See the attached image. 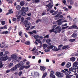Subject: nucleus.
<instances>
[{"label":"nucleus","instance_id":"f257e3e1","mask_svg":"<svg viewBox=\"0 0 78 78\" xmlns=\"http://www.w3.org/2000/svg\"><path fill=\"white\" fill-rule=\"evenodd\" d=\"M23 64V62H20V63L16 65L15 67L12 68L10 69V70L11 72H14L16 71V70H17V68H19L20 66H21V65L22 66Z\"/></svg>","mask_w":78,"mask_h":78},{"label":"nucleus","instance_id":"f03ea898","mask_svg":"<svg viewBox=\"0 0 78 78\" xmlns=\"http://www.w3.org/2000/svg\"><path fill=\"white\" fill-rule=\"evenodd\" d=\"M9 52L8 51H5V54H4L3 55L4 57L0 58V62H2V61H6L8 58V56L7 55H9Z\"/></svg>","mask_w":78,"mask_h":78},{"label":"nucleus","instance_id":"7ed1b4c3","mask_svg":"<svg viewBox=\"0 0 78 78\" xmlns=\"http://www.w3.org/2000/svg\"><path fill=\"white\" fill-rule=\"evenodd\" d=\"M49 45L50 47H48V48L52 49L54 51H58V50L57 49V48L56 47V46L51 45V43H49Z\"/></svg>","mask_w":78,"mask_h":78},{"label":"nucleus","instance_id":"20e7f679","mask_svg":"<svg viewBox=\"0 0 78 78\" xmlns=\"http://www.w3.org/2000/svg\"><path fill=\"white\" fill-rule=\"evenodd\" d=\"M61 28H60V29L57 31L56 30L54 29H53L51 30H49V32L50 33H52V32H54V33H55V34H56L58 33H60L61 31Z\"/></svg>","mask_w":78,"mask_h":78},{"label":"nucleus","instance_id":"39448f33","mask_svg":"<svg viewBox=\"0 0 78 78\" xmlns=\"http://www.w3.org/2000/svg\"><path fill=\"white\" fill-rule=\"evenodd\" d=\"M55 75L58 78H62L64 76V74L62 73L57 72L56 73Z\"/></svg>","mask_w":78,"mask_h":78},{"label":"nucleus","instance_id":"423d86ee","mask_svg":"<svg viewBox=\"0 0 78 78\" xmlns=\"http://www.w3.org/2000/svg\"><path fill=\"white\" fill-rule=\"evenodd\" d=\"M21 10L23 12H27L28 11V7H26L25 8L24 7H23L21 8Z\"/></svg>","mask_w":78,"mask_h":78},{"label":"nucleus","instance_id":"0eeeda50","mask_svg":"<svg viewBox=\"0 0 78 78\" xmlns=\"http://www.w3.org/2000/svg\"><path fill=\"white\" fill-rule=\"evenodd\" d=\"M21 15H22V12L20 11H19L18 12V14L16 16V17H17V19H19L21 17Z\"/></svg>","mask_w":78,"mask_h":78},{"label":"nucleus","instance_id":"6e6552de","mask_svg":"<svg viewBox=\"0 0 78 78\" xmlns=\"http://www.w3.org/2000/svg\"><path fill=\"white\" fill-rule=\"evenodd\" d=\"M53 1H51L50 3H49L48 5H46L47 7L49 8H52V7L53 6Z\"/></svg>","mask_w":78,"mask_h":78},{"label":"nucleus","instance_id":"1a4fd4ad","mask_svg":"<svg viewBox=\"0 0 78 78\" xmlns=\"http://www.w3.org/2000/svg\"><path fill=\"white\" fill-rule=\"evenodd\" d=\"M62 20V19H60L58 20H57L56 21L58 23V25L59 26H60V25H62V21L61 22V20Z\"/></svg>","mask_w":78,"mask_h":78},{"label":"nucleus","instance_id":"9d476101","mask_svg":"<svg viewBox=\"0 0 78 78\" xmlns=\"http://www.w3.org/2000/svg\"><path fill=\"white\" fill-rule=\"evenodd\" d=\"M68 27L69 26H67L66 27H62V31L61 32V33H64V31H65V29H67V28H68Z\"/></svg>","mask_w":78,"mask_h":78},{"label":"nucleus","instance_id":"9b49d317","mask_svg":"<svg viewBox=\"0 0 78 78\" xmlns=\"http://www.w3.org/2000/svg\"><path fill=\"white\" fill-rule=\"evenodd\" d=\"M40 2V0H32V2L33 3H38Z\"/></svg>","mask_w":78,"mask_h":78},{"label":"nucleus","instance_id":"f8f14e48","mask_svg":"<svg viewBox=\"0 0 78 78\" xmlns=\"http://www.w3.org/2000/svg\"><path fill=\"white\" fill-rule=\"evenodd\" d=\"M2 46H1V48H3V47H5V48H6V47H8V46H6V45L5 44V42H3L2 44Z\"/></svg>","mask_w":78,"mask_h":78},{"label":"nucleus","instance_id":"ddd939ff","mask_svg":"<svg viewBox=\"0 0 78 78\" xmlns=\"http://www.w3.org/2000/svg\"><path fill=\"white\" fill-rule=\"evenodd\" d=\"M77 27V26L76 25H73L72 26H71L68 28V29H73L74 28H75Z\"/></svg>","mask_w":78,"mask_h":78},{"label":"nucleus","instance_id":"4468645a","mask_svg":"<svg viewBox=\"0 0 78 78\" xmlns=\"http://www.w3.org/2000/svg\"><path fill=\"white\" fill-rule=\"evenodd\" d=\"M9 12L7 13L6 14V15H8L9 14H12L13 12V11H12V9H10L9 10Z\"/></svg>","mask_w":78,"mask_h":78},{"label":"nucleus","instance_id":"2eb2a0df","mask_svg":"<svg viewBox=\"0 0 78 78\" xmlns=\"http://www.w3.org/2000/svg\"><path fill=\"white\" fill-rule=\"evenodd\" d=\"M48 49H46L44 50V51H45V52H48V51H50V49H51L50 48H48L49 47H50V45H49V43L48 44Z\"/></svg>","mask_w":78,"mask_h":78},{"label":"nucleus","instance_id":"dca6fc26","mask_svg":"<svg viewBox=\"0 0 78 78\" xmlns=\"http://www.w3.org/2000/svg\"><path fill=\"white\" fill-rule=\"evenodd\" d=\"M71 66V63L70 62H68L67 63L66 65V67L67 68H69Z\"/></svg>","mask_w":78,"mask_h":78},{"label":"nucleus","instance_id":"f3484780","mask_svg":"<svg viewBox=\"0 0 78 78\" xmlns=\"http://www.w3.org/2000/svg\"><path fill=\"white\" fill-rule=\"evenodd\" d=\"M31 25V23H27V24L25 25V27L27 28H30V26Z\"/></svg>","mask_w":78,"mask_h":78},{"label":"nucleus","instance_id":"a211bd4d","mask_svg":"<svg viewBox=\"0 0 78 78\" xmlns=\"http://www.w3.org/2000/svg\"><path fill=\"white\" fill-rule=\"evenodd\" d=\"M77 36H78L77 34L74 33L72 35V37H73V38H75V37H77Z\"/></svg>","mask_w":78,"mask_h":78},{"label":"nucleus","instance_id":"6ab92c4d","mask_svg":"<svg viewBox=\"0 0 78 78\" xmlns=\"http://www.w3.org/2000/svg\"><path fill=\"white\" fill-rule=\"evenodd\" d=\"M16 57H17V55L14 54L12 55L11 56V58L12 59H16Z\"/></svg>","mask_w":78,"mask_h":78},{"label":"nucleus","instance_id":"aec40b11","mask_svg":"<svg viewBox=\"0 0 78 78\" xmlns=\"http://www.w3.org/2000/svg\"><path fill=\"white\" fill-rule=\"evenodd\" d=\"M73 69H78V66H77V65L75 64L74 65V63H73Z\"/></svg>","mask_w":78,"mask_h":78},{"label":"nucleus","instance_id":"412c9836","mask_svg":"<svg viewBox=\"0 0 78 78\" xmlns=\"http://www.w3.org/2000/svg\"><path fill=\"white\" fill-rule=\"evenodd\" d=\"M40 69L42 71H44L45 69V68L42 66H40Z\"/></svg>","mask_w":78,"mask_h":78},{"label":"nucleus","instance_id":"4be33fe9","mask_svg":"<svg viewBox=\"0 0 78 78\" xmlns=\"http://www.w3.org/2000/svg\"><path fill=\"white\" fill-rule=\"evenodd\" d=\"M37 73H35L34 72H32L31 73V76H35L36 75Z\"/></svg>","mask_w":78,"mask_h":78},{"label":"nucleus","instance_id":"5701e85b","mask_svg":"<svg viewBox=\"0 0 78 78\" xmlns=\"http://www.w3.org/2000/svg\"><path fill=\"white\" fill-rule=\"evenodd\" d=\"M71 73V72H70V71H68V72H66L65 73V74L66 75V77L68 76V75H70V74ZM66 78H67V77H66Z\"/></svg>","mask_w":78,"mask_h":78},{"label":"nucleus","instance_id":"b1692460","mask_svg":"<svg viewBox=\"0 0 78 78\" xmlns=\"http://www.w3.org/2000/svg\"><path fill=\"white\" fill-rule=\"evenodd\" d=\"M76 58L75 57H72L70 58V61H72V62H74L75 61Z\"/></svg>","mask_w":78,"mask_h":78},{"label":"nucleus","instance_id":"393cba45","mask_svg":"<svg viewBox=\"0 0 78 78\" xmlns=\"http://www.w3.org/2000/svg\"><path fill=\"white\" fill-rule=\"evenodd\" d=\"M20 4L21 6H23L25 5V2L23 1H22L20 2Z\"/></svg>","mask_w":78,"mask_h":78},{"label":"nucleus","instance_id":"a878e982","mask_svg":"<svg viewBox=\"0 0 78 78\" xmlns=\"http://www.w3.org/2000/svg\"><path fill=\"white\" fill-rule=\"evenodd\" d=\"M21 8V7L20 6V5H18L16 6V9L17 10H19Z\"/></svg>","mask_w":78,"mask_h":78},{"label":"nucleus","instance_id":"bb28decb","mask_svg":"<svg viewBox=\"0 0 78 78\" xmlns=\"http://www.w3.org/2000/svg\"><path fill=\"white\" fill-rule=\"evenodd\" d=\"M23 67L24 68H25V69H28L29 67H30V65H28L27 66H23Z\"/></svg>","mask_w":78,"mask_h":78},{"label":"nucleus","instance_id":"cd10ccee","mask_svg":"<svg viewBox=\"0 0 78 78\" xmlns=\"http://www.w3.org/2000/svg\"><path fill=\"white\" fill-rule=\"evenodd\" d=\"M74 4V2L73 0H71L70 1V4L71 5H73Z\"/></svg>","mask_w":78,"mask_h":78},{"label":"nucleus","instance_id":"c85d7f7f","mask_svg":"<svg viewBox=\"0 0 78 78\" xmlns=\"http://www.w3.org/2000/svg\"><path fill=\"white\" fill-rule=\"evenodd\" d=\"M43 48L44 49H45V48H46L47 47V44H43Z\"/></svg>","mask_w":78,"mask_h":78},{"label":"nucleus","instance_id":"c756f323","mask_svg":"<svg viewBox=\"0 0 78 78\" xmlns=\"http://www.w3.org/2000/svg\"><path fill=\"white\" fill-rule=\"evenodd\" d=\"M30 42L29 41H27L26 42H25V44L26 45H30Z\"/></svg>","mask_w":78,"mask_h":78},{"label":"nucleus","instance_id":"7c9ffc66","mask_svg":"<svg viewBox=\"0 0 78 78\" xmlns=\"http://www.w3.org/2000/svg\"><path fill=\"white\" fill-rule=\"evenodd\" d=\"M8 31H3V32L1 33V34H8Z\"/></svg>","mask_w":78,"mask_h":78},{"label":"nucleus","instance_id":"2f4dec72","mask_svg":"<svg viewBox=\"0 0 78 78\" xmlns=\"http://www.w3.org/2000/svg\"><path fill=\"white\" fill-rule=\"evenodd\" d=\"M68 47H69V46H68V45L65 46L64 47H63L62 48V49L63 50H64V49H66V48H68Z\"/></svg>","mask_w":78,"mask_h":78},{"label":"nucleus","instance_id":"473e14b6","mask_svg":"<svg viewBox=\"0 0 78 78\" xmlns=\"http://www.w3.org/2000/svg\"><path fill=\"white\" fill-rule=\"evenodd\" d=\"M53 73H54V72L53 71H51V74L50 75V77H51L53 75Z\"/></svg>","mask_w":78,"mask_h":78},{"label":"nucleus","instance_id":"72a5a7b5","mask_svg":"<svg viewBox=\"0 0 78 78\" xmlns=\"http://www.w3.org/2000/svg\"><path fill=\"white\" fill-rule=\"evenodd\" d=\"M13 65V63H11L8 66V67H12V66Z\"/></svg>","mask_w":78,"mask_h":78},{"label":"nucleus","instance_id":"f704fd0d","mask_svg":"<svg viewBox=\"0 0 78 78\" xmlns=\"http://www.w3.org/2000/svg\"><path fill=\"white\" fill-rule=\"evenodd\" d=\"M74 65L76 64V65H77V66H78V58H77V61H76L74 63Z\"/></svg>","mask_w":78,"mask_h":78},{"label":"nucleus","instance_id":"c9c22d12","mask_svg":"<svg viewBox=\"0 0 78 78\" xmlns=\"http://www.w3.org/2000/svg\"><path fill=\"white\" fill-rule=\"evenodd\" d=\"M28 21L27 20H25L24 21L23 23L24 24L26 25L27 24V23H28Z\"/></svg>","mask_w":78,"mask_h":78},{"label":"nucleus","instance_id":"e433bc0d","mask_svg":"<svg viewBox=\"0 0 78 78\" xmlns=\"http://www.w3.org/2000/svg\"><path fill=\"white\" fill-rule=\"evenodd\" d=\"M75 41V39H71L69 40V41L71 42H74Z\"/></svg>","mask_w":78,"mask_h":78},{"label":"nucleus","instance_id":"4c0bfd02","mask_svg":"<svg viewBox=\"0 0 78 78\" xmlns=\"http://www.w3.org/2000/svg\"><path fill=\"white\" fill-rule=\"evenodd\" d=\"M1 23L3 25H4L5 24V21H1Z\"/></svg>","mask_w":78,"mask_h":78},{"label":"nucleus","instance_id":"58836bf2","mask_svg":"<svg viewBox=\"0 0 78 78\" xmlns=\"http://www.w3.org/2000/svg\"><path fill=\"white\" fill-rule=\"evenodd\" d=\"M46 76H47V73H44L42 77V78H45Z\"/></svg>","mask_w":78,"mask_h":78},{"label":"nucleus","instance_id":"ea45409f","mask_svg":"<svg viewBox=\"0 0 78 78\" xmlns=\"http://www.w3.org/2000/svg\"><path fill=\"white\" fill-rule=\"evenodd\" d=\"M36 41H37V42H38L39 43H40V44H41V43H42L41 41H40V39L38 40L37 39H36Z\"/></svg>","mask_w":78,"mask_h":78},{"label":"nucleus","instance_id":"a19ab883","mask_svg":"<svg viewBox=\"0 0 78 78\" xmlns=\"http://www.w3.org/2000/svg\"><path fill=\"white\" fill-rule=\"evenodd\" d=\"M22 15L23 16H26L27 15V13L25 12H23L22 13Z\"/></svg>","mask_w":78,"mask_h":78},{"label":"nucleus","instance_id":"79ce46f5","mask_svg":"<svg viewBox=\"0 0 78 78\" xmlns=\"http://www.w3.org/2000/svg\"><path fill=\"white\" fill-rule=\"evenodd\" d=\"M39 37V35H36L34 36L35 39H37Z\"/></svg>","mask_w":78,"mask_h":78},{"label":"nucleus","instance_id":"37998d69","mask_svg":"<svg viewBox=\"0 0 78 78\" xmlns=\"http://www.w3.org/2000/svg\"><path fill=\"white\" fill-rule=\"evenodd\" d=\"M3 65H2V62H0V68L3 67Z\"/></svg>","mask_w":78,"mask_h":78},{"label":"nucleus","instance_id":"c03bdc74","mask_svg":"<svg viewBox=\"0 0 78 78\" xmlns=\"http://www.w3.org/2000/svg\"><path fill=\"white\" fill-rule=\"evenodd\" d=\"M34 55L35 56H37L38 55H39V53L38 52H35Z\"/></svg>","mask_w":78,"mask_h":78},{"label":"nucleus","instance_id":"a18cd8bd","mask_svg":"<svg viewBox=\"0 0 78 78\" xmlns=\"http://www.w3.org/2000/svg\"><path fill=\"white\" fill-rule=\"evenodd\" d=\"M24 67H23V66H21L20 68V70H23V68Z\"/></svg>","mask_w":78,"mask_h":78},{"label":"nucleus","instance_id":"49530a36","mask_svg":"<svg viewBox=\"0 0 78 78\" xmlns=\"http://www.w3.org/2000/svg\"><path fill=\"white\" fill-rule=\"evenodd\" d=\"M26 65H27V66H28V65H29L30 64V62L27 61L26 62Z\"/></svg>","mask_w":78,"mask_h":78},{"label":"nucleus","instance_id":"de8ad7c7","mask_svg":"<svg viewBox=\"0 0 78 78\" xmlns=\"http://www.w3.org/2000/svg\"><path fill=\"white\" fill-rule=\"evenodd\" d=\"M50 41H51V40H50L48 39L47 40L46 42L47 43H50Z\"/></svg>","mask_w":78,"mask_h":78},{"label":"nucleus","instance_id":"09e8293b","mask_svg":"<svg viewBox=\"0 0 78 78\" xmlns=\"http://www.w3.org/2000/svg\"><path fill=\"white\" fill-rule=\"evenodd\" d=\"M39 22H41V20L40 19L38 20L37 21H36V23H38Z\"/></svg>","mask_w":78,"mask_h":78},{"label":"nucleus","instance_id":"8fccbe9b","mask_svg":"<svg viewBox=\"0 0 78 78\" xmlns=\"http://www.w3.org/2000/svg\"><path fill=\"white\" fill-rule=\"evenodd\" d=\"M55 30H59V29H60V26H58V27H56L55 28Z\"/></svg>","mask_w":78,"mask_h":78},{"label":"nucleus","instance_id":"3c124183","mask_svg":"<svg viewBox=\"0 0 78 78\" xmlns=\"http://www.w3.org/2000/svg\"><path fill=\"white\" fill-rule=\"evenodd\" d=\"M31 19V18L30 17H28L26 18V19L27 20H30V19Z\"/></svg>","mask_w":78,"mask_h":78},{"label":"nucleus","instance_id":"603ef678","mask_svg":"<svg viewBox=\"0 0 78 78\" xmlns=\"http://www.w3.org/2000/svg\"><path fill=\"white\" fill-rule=\"evenodd\" d=\"M65 64L66 63H65V62H63L61 64V65L62 66H64L65 65Z\"/></svg>","mask_w":78,"mask_h":78},{"label":"nucleus","instance_id":"864d4df0","mask_svg":"<svg viewBox=\"0 0 78 78\" xmlns=\"http://www.w3.org/2000/svg\"><path fill=\"white\" fill-rule=\"evenodd\" d=\"M22 72L21 71L19 73V76H20L22 75Z\"/></svg>","mask_w":78,"mask_h":78},{"label":"nucleus","instance_id":"5fc2aeb1","mask_svg":"<svg viewBox=\"0 0 78 78\" xmlns=\"http://www.w3.org/2000/svg\"><path fill=\"white\" fill-rule=\"evenodd\" d=\"M67 25V24L66 23L65 24H62V27H66Z\"/></svg>","mask_w":78,"mask_h":78},{"label":"nucleus","instance_id":"6e6d98bb","mask_svg":"<svg viewBox=\"0 0 78 78\" xmlns=\"http://www.w3.org/2000/svg\"><path fill=\"white\" fill-rule=\"evenodd\" d=\"M22 32L20 31L19 32V35L20 36H22Z\"/></svg>","mask_w":78,"mask_h":78},{"label":"nucleus","instance_id":"4d7b16f0","mask_svg":"<svg viewBox=\"0 0 78 78\" xmlns=\"http://www.w3.org/2000/svg\"><path fill=\"white\" fill-rule=\"evenodd\" d=\"M74 75H75V76H76V78H78V74H77V73H75V74H74Z\"/></svg>","mask_w":78,"mask_h":78},{"label":"nucleus","instance_id":"13d9d810","mask_svg":"<svg viewBox=\"0 0 78 78\" xmlns=\"http://www.w3.org/2000/svg\"><path fill=\"white\" fill-rule=\"evenodd\" d=\"M48 37H49V35H48L44 36V38H48Z\"/></svg>","mask_w":78,"mask_h":78},{"label":"nucleus","instance_id":"bf43d9fd","mask_svg":"<svg viewBox=\"0 0 78 78\" xmlns=\"http://www.w3.org/2000/svg\"><path fill=\"white\" fill-rule=\"evenodd\" d=\"M32 33H35V34H37V32H36V31L34 30L32 31Z\"/></svg>","mask_w":78,"mask_h":78},{"label":"nucleus","instance_id":"052dcab7","mask_svg":"<svg viewBox=\"0 0 78 78\" xmlns=\"http://www.w3.org/2000/svg\"><path fill=\"white\" fill-rule=\"evenodd\" d=\"M62 46H63V45L60 44L58 46V48H61V47H62Z\"/></svg>","mask_w":78,"mask_h":78},{"label":"nucleus","instance_id":"680f3d73","mask_svg":"<svg viewBox=\"0 0 78 78\" xmlns=\"http://www.w3.org/2000/svg\"><path fill=\"white\" fill-rule=\"evenodd\" d=\"M59 15H60V14L59 13L58 14H57L55 16V17H59Z\"/></svg>","mask_w":78,"mask_h":78},{"label":"nucleus","instance_id":"e2e57ef3","mask_svg":"<svg viewBox=\"0 0 78 78\" xmlns=\"http://www.w3.org/2000/svg\"><path fill=\"white\" fill-rule=\"evenodd\" d=\"M72 72H73L75 73V72H76V69H73L72 70Z\"/></svg>","mask_w":78,"mask_h":78},{"label":"nucleus","instance_id":"0e129e2a","mask_svg":"<svg viewBox=\"0 0 78 78\" xmlns=\"http://www.w3.org/2000/svg\"><path fill=\"white\" fill-rule=\"evenodd\" d=\"M24 35L25 37H26L27 38V37H28V35H27V34L26 33H24Z\"/></svg>","mask_w":78,"mask_h":78},{"label":"nucleus","instance_id":"69168bd1","mask_svg":"<svg viewBox=\"0 0 78 78\" xmlns=\"http://www.w3.org/2000/svg\"><path fill=\"white\" fill-rule=\"evenodd\" d=\"M55 12V11L53 10H52L50 11V13H53V12Z\"/></svg>","mask_w":78,"mask_h":78},{"label":"nucleus","instance_id":"338daca9","mask_svg":"<svg viewBox=\"0 0 78 78\" xmlns=\"http://www.w3.org/2000/svg\"><path fill=\"white\" fill-rule=\"evenodd\" d=\"M17 20V19L16 18H14L12 19V20L14 21H16Z\"/></svg>","mask_w":78,"mask_h":78},{"label":"nucleus","instance_id":"774afa93","mask_svg":"<svg viewBox=\"0 0 78 78\" xmlns=\"http://www.w3.org/2000/svg\"><path fill=\"white\" fill-rule=\"evenodd\" d=\"M74 22L76 23L77 22V20H76V18H75L74 20Z\"/></svg>","mask_w":78,"mask_h":78}]
</instances>
